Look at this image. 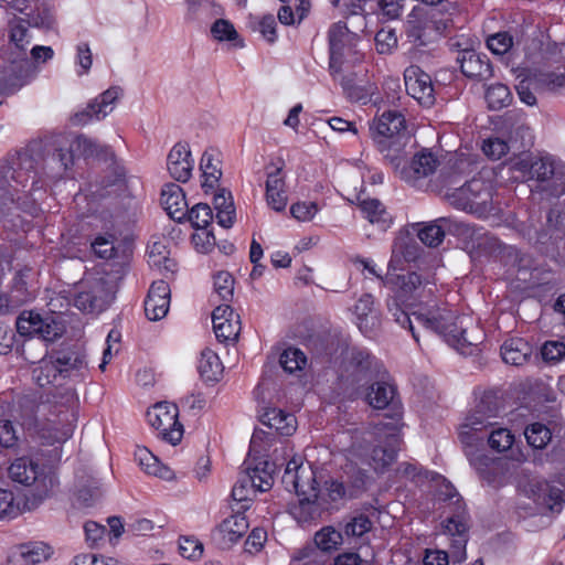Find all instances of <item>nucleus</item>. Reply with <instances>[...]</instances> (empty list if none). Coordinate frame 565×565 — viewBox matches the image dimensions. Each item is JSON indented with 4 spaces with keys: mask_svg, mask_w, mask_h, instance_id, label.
Segmentation results:
<instances>
[{
    "mask_svg": "<svg viewBox=\"0 0 565 565\" xmlns=\"http://www.w3.org/2000/svg\"><path fill=\"white\" fill-rule=\"evenodd\" d=\"M30 270L23 271L21 270L15 279H14V290L12 295H0V315H6L13 310L14 308L21 306L23 302L30 299V294L28 292L26 281L24 278L26 277V273Z\"/></svg>",
    "mask_w": 565,
    "mask_h": 565,
    "instance_id": "obj_42",
    "label": "nucleus"
},
{
    "mask_svg": "<svg viewBox=\"0 0 565 565\" xmlns=\"http://www.w3.org/2000/svg\"><path fill=\"white\" fill-rule=\"evenodd\" d=\"M352 364L355 367L358 382H366L373 374L379 373L381 363L364 349H353L351 353Z\"/></svg>",
    "mask_w": 565,
    "mask_h": 565,
    "instance_id": "obj_40",
    "label": "nucleus"
},
{
    "mask_svg": "<svg viewBox=\"0 0 565 565\" xmlns=\"http://www.w3.org/2000/svg\"><path fill=\"white\" fill-rule=\"evenodd\" d=\"M161 205L168 215L177 221L185 218L188 213V203L182 188L175 183H168L161 191Z\"/></svg>",
    "mask_w": 565,
    "mask_h": 565,
    "instance_id": "obj_31",
    "label": "nucleus"
},
{
    "mask_svg": "<svg viewBox=\"0 0 565 565\" xmlns=\"http://www.w3.org/2000/svg\"><path fill=\"white\" fill-rule=\"evenodd\" d=\"M285 179L286 174L280 167L267 173L265 199L267 205L276 212L285 211L288 203Z\"/></svg>",
    "mask_w": 565,
    "mask_h": 565,
    "instance_id": "obj_26",
    "label": "nucleus"
},
{
    "mask_svg": "<svg viewBox=\"0 0 565 565\" xmlns=\"http://www.w3.org/2000/svg\"><path fill=\"white\" fill-rule=\"evenodd\" d=\"M354 323L367 338L375 334L381 324L379 311L374 308V299L371 295H363L353 308Z\"/></svg>",
    "mask_w": 565,
    "mask_h": 565,
    "instance_id": "obj_25",
    "label": "nucleus"
},
{
    "mask_svg": "<svg viewBox=\"0 0 565 565\" xmlns=\"http://www.w3.org/2000/svg\"><path fill=\"white\" fill-rule=\"evenodd\" d=\"M356 202L364 217L370 223L376 225L381 231H386L391 226L392 216L379 200L358 195Z\"/></svg>",
    "mask_w": 565,
    "mask_h": 565,
    "instance_id": "obj_36",
    "label": "nucleus"
},
{
    "mask_svg": "<svg viewBox=\"0 0 565 565\" xmlns=\"http://www.w3.org/2000/svg\"><path fill=\"white\" fill-rule=\"evenodd\" d=\"M147 420L162 439L172 445L181 440L183 427L178 420L177 405L168 402L157 403L147 412Z\"/></svg>",
    "mask_w": 565,
    "mask_h": 565,
    "instance_id": "obj_15",
    "label": "nucleus"
},
{
    "mask_svg": "<svg viewBox=\"0 0 565 565\" xmlns=\"http://www.w3.org/2000/svg\"><path fill=\"white\" fill-rule=\"evenodd\" d=\"M73 403L74 394L68 392L65 402L60 405L52 406L43 403L39 407V413L44 416L39 428L40 438L44 444H62L72 437L74 426L71 406Z\"/></svg>",
    "mask_w": 565,
    "mask_h": 565,
    "instance_id": "obj_6",
    "label": "nucleus"
},
{
    "mask_svg": "<svg viewBox=\"0 0 565 565\" xmlns=\"http://www.w3.org/2000/svg\"><path fill=\"white\" fill-rule=\"evenodd\" d=\"M286 457L284 456L281 461L278 462V457L274 461L268 459H247L245 461V476L247 481L259 492L269 490L274 484V475L278 466L284 465Z\"/></svg>",
    "mask_w": 565,
    "mask_h": 565,
    "instance_id": "obj_19",
    "label": "nucleus"
},
{
    "mask_svg": "<svg viewBox=\"0 0 565 565\" xmlns=\"http://www.w3.org/2000/svg\"><path fill=\"white\" fill-rule=\"evenodd\" d=\"M478 246L487 254L500 257L505 264L526 268L525 257L513 246H508L500 242L497 237L483 234L479 238Z\"/></svg>",
    "mask_w": 565,
    "mask_h": 565,
    "instance_id": "obj_28",
    "label": "nucleus"
},
{
    "mask_svg": "<svg viewBox=\"0 0 565 565\" xmlns=\"http://www.w3.org/2000/svg\"><path fill=\"white\" fill-rule=\"evenodd\" d=\"M186 215L192 226L196 230L207 228L213 221V212L205 203L195 204L188 211Z\"/></svg>",
    "mask_w": 565,
    "mask_h": 565,
    "instance_id": "obj_56",
    "label": "nucleus"
},
{
    "mask_svg": "<svg viewBox=\"0 0 565 565\" xmlns=\"http://www.w3.org/2000/svg\"><path fill=\"white\" fill-rule=\"evenodd\" d=\"M534 495L539 503L545 505L553 513H558L565 502L563 491L548 482L539 483Z\"/></svg>",
    "mask_w": 565,
    "mask_h": 565,
    "instance_id": "obj_45",
    "label": "nucleus"
},
{
    "mask_svg": "<svg viewBox=\"0 0 565 565\" xmlns=\"http://www.w3.org/2000/svg\"><path fill=\"white\" fill-rule=\"evenodd\" d=\"M202 188L205 193L214 191L222 177L221 160L215 151H204L200 162Z\"/></svg>",
    "mask_w": 565,
    "mask_h": 565,
    "instance_id": "obj_37",
    "label": "nucleus"
},
{
    "mask_svg": "<svg viewBox=\"0 0 565 565\" xmlns=\"http://www.w3.org/2000/svg\"><path fill=\"white\" fill-rule=\"evenodd\" d=\"M17 330L23 337H38L44 341L53 342L65 331L58 318L42 316L33 310L23 311L17 319Z\"/></svg>",
    "mask_w": 565,
    "mask_h": 565,
    "instance_id": "obj_14",
    "label": "nucleus"
},
{
    "mask_svg": "<svg viewBox=\"0 0 565 565\" xmlns=\"http://www.w3.org/2000/svg\"><path fill=\"white\" fill-rule=\"evenodd\" d=\"M122 96V89L119 86H111L96 98H94L84 110L74 116L78 125H88L93 121H99L106 118L116 107V103Z\"/></svg>",
    "mask_w": 565,
    "mask_h": 565,
    "instance_id": "obj_16",
    "label": "nucleus"
},
{
    "mask_svg": "<svg viewBox=\"0 0 565 565\" xmlns=\"http://www.w3.org/2000/svg\"><path fill=\"white\" fill-rule=\"evenodd\" d=\"M487 47L494 55H504L513 46V38L508 31H500L487 38Z\"/></svg>",
    "mask_w": 565,
    "mask_h": 565,
    "instance_id": "obj_57",
    "label": "nucleus"
},
{
    "mask_svg": "<svg viewBox=\"0 0 565 565\" xmlns=\"http://www.w3.org/2000/svg\"><path fill=\"white\" fill-rule=\"evenodd\" d=\"M461 72L468 77L487 79L492 75L491 64L486 55L466 51L460 58Z\"/></svg>",
    "mask_w": 565,
    "mask_h": 565,
    "instance_id": "obj_34",
    "label": "nucleus"
},
{
    "mask_svg": "<svg viewBox=\"0 0 565 565\" xmlns=\"http://www.w3.org/2000/svg\"><path fill=\"white\" fill-rule=\"evenodd\" d=\"M11 479L24 486L34 484L39 495H46L56 483V478L51 471H45L32 458L21 457L15 459L10 468Z\"/></svg>",
    "mask_w": 565,
    "mask_h": 565,
    "instance_id": "obj_13",
    "label": "nucleus"
},
{
    "mask_svg": "<svg viewBox=\"0 0 565 565\" xmlns=\"http://www.w3.org/2000/svg\"><path fill=\"white\" fill-rule=\"evenodd\" d=\"M406 92L420 105L429 107L435 102V89L430 76L418 66L412 65L404 72Z\"/></svg>",
    "mask_w": 565,
    "mask_h": 565,
    "instance_id": "obj_17",
    "label": "nucleus"
},
{
    "mask_svg": "<svg viewBox=\"0 0 565 565\" xmlns=\"http://www.w3.org/2000/svg\"><path fill=\"white\" fill-rule=\"evenodd\" d=\"M234 279L227 271H220L214 276V292L223 301H230L233 297Z\"/></svg>",
    "mask_w": 565,
    "mask_h": 565,
    "instance_id": "obj_58",
    "label": "nucleus"
},
{
    "mask_svg": "<svg viewBox=\"0 0 565 565\" xmlns=\"http://www.w3.org/2000/svg\"><path fill=\"white\" fill-rule=\"evenodd\" d=\"M171 290L164 280L154 281L145 300V312L149 320L158 321L164 318L170 308Z\"/></svg>",
    "mask_w": 565,
    "mask_h": 565,
    "instance_id": "obj_24",
    "label": "nucleus"
},
{
    "mask_svg": "<svg viewBox=\"0 0 565 565\" xmlns=\"http://www.w3.org/2000/svg\"><path fill=\"white\" fill-rule=\"evenodd\" d=\"M262 423L280 435L290 436L297 428L296 417L279 408H268L262 415Z\"/></svg>",
    "mask_w": 565,
    "mask_h": 565,
    "instance_id": "obj_38",
    "label": "nucleus"
},
{
    "mask_svg": "<svg viewBox=\"0 0 565 565\" xmlns=\"http://www.w3.org/2000/svg\"><path fill=\"white\" fill-rule=\"evenodd\" d=\"M532 353V347L521 338H511L501 347V356L507 364L522 365Z\"/></svg>",
    "mask_w": 565,
    "mask_h": 565,
    "instance_id": "obj_41",
    "label": "nucleus"
},
{
    "mask_svg": "<svg viewBox=\"0 0 565 565\" xmlns=\"http://www.w3.org/2000/svg\"><path fill=\"white\" fill-rule=\"evenodd\" d=\"M53 547L44 542H28L14 546L8 556L11 565H36L53 555Z\"/></svg>",
    "mask_w": 565,
    "mask_h": 565,
    "instance_id": "obj_22",
    "label": "nucleus"
},
{
    "mask_svg": "<svg viewBox=\"0 0 565 565\" xmlns=\"http://www.w3.org/2000/svg\"><path fill=\"white\" fill-rule=\"evenodd\" d=\"M552 179L553 194H561L565 191V166L550 154L534 157L533 180L544 182Z\"/></svg>",
    "mask_w": 565,
    "mask_h": 565,
    "instance_id": "obj_18",
    "label": "nucleus"
},
{
    "mask_svg": "<svg viewBox=\"0 0 565 565\" xmlns=\"http://www.w3.org/2000/svg\"><path fill=\"white\" fill-rule=\"evenodd\" d=\"M527 444L536 449L544 448L552 438L551 429L541 423H533L524 431Z\"/></svg>",
    "mask_w": 565,
    "mask_h": 565,
    "instance_id": "obj_51",
    "label": "nucleus"
},
{
    "mask_svg": "<svg viewBox=\"0 0 565 565\" xmlns=\"http://www.w3.org/2000/svg\"><path fill=\"white\" fill-rule=\"evenodd\" d=\"M193 168L194 160L189 145L175 143L167 158V169L171 178L179 182H186L191 178Z\"/></svg>",
    "mask_w": 565,
    "mask_h": 565,
    "instance_id": "obj_23",
    "label": "nucleus"
},
{
    "mask_svg": "<svg viewBox=\"0 0 565 565\" xmlns=\"http://www.w3.org/2000/svg\"><path fill=\"white\" fill-rule=\"evenodd\" d=\"M276 445L271 433L255 429L249 444L248 459H267L268 452Z\"/></svg>",
    "mask_w": 565,
    "mask_h": 565,
    "instance_id": "obj_48",
    "label": "nucleus"
},
{
    "mask_svg": "<svg viewBox=\"0 0 565 565\" xmlns=\"http://www.w3.org/2000/svg\"><path fill=\"white\" fill-rule=\"evenodd\" d=\"M417 255L418 247L414 238L407 232L401 231L393 242L387 269L390 271L402 269L404 263L414 260Z\"/></svg>",
    "mask_w": 565,
    "mask_h": 565,
    "instance_id": "obj_30",
    "label": "nucleus"
},
{
    "mask_svg": "<svg viewBox=\"0 0 565 565\" xmlns=\"http://www.w3.org/2000/svg\"><path fill=\"white\" fill-rule=\"evenodd\" d=\"M452 226L454 222L451 218L439 217L419 228L417 236L425 245L435 247L443 242L446 232H450Z\"/></svg>",
    "mask_w": 565,
    "mask_h": 565,
    "instance_id": "obj_39",
    "label": "nucleus"
},
{
    "mask_svg": "<svg viewBox=\"0 0 565 565\" xmlns=\"http://www.w3.org/2000/svg\"><path fill=\"white\" fill-rule=\"evenodd\" d=\"M488 444L492 450L504 452L514 444V435L508 428L493 427L488 436Z\"/></svg>",
    "mask_w": 565,
    "mask_h": 565,
    "instance_id": "obj_53",
    "label": "nucleus"
},
{
    "mask_svg": "<svg viewBox=\"0 0 565 565\" xmlns=\"http://www.w3.org/2000/svg\"><path fill=\"white\" fill-rule=\"evenodd\" d=\"M358 35L349 31L347 24L337 22L329 30L330 46V68L335 70L338 63L349 53H351L356 44Z\"/></svg>",
    "mask_w": 565,
    "mask_h": 565,
    "instance_id": "obj_20",
    "label": "nucleus"
},
{
    "mask_svg": "<svg viewBox=\"0 0 565 565\" xmlns=\"http://www.w3.org/2000/svg\"><path fill=\"white\" fill-rule=\"evenodd\" d=\"M405 128V118L396 110L384 111L371 125L373 139L379 143L384 157L390 160L394 168H399L401 162H403L398 139Z\"/></svg>",
    "mask_w": 565,
    "mask_h": 565,
    "instance_id": "obj_8",
    "label": "nucleus"
},
{
    "mask_svg": "<svg viewBox=\"0 0 565 565\" xmlns=\"http://www.w3.org/2000/svg\"><path fill=\"white\" fill-rule=\"evenodd\" d=\"M213 203L216 210L217 224L224 228L232 227L235 222L236 213L231 192L225 189L218 190L214 194Z\"/></svg>",
    "mask_w": 565,
    "mask_h": 565,
    "instance_id": "obj_43",
    "label": "nucleus"
},
{
    "mask_svg": "<svg viewBox=\"0 0 565 565\" xmlns=\"http://www.w3.org/2000/svg\"><path fill=\"white\" fill-rule=\"evenodd\" d=\"M396 270H388L384 278V286L392 289L394 296L388 300V311L394 317L395 321L403 328H408L413 338L418 341L415 331L414 322L411 315L402 308V305L407 306L406 302L413 294H416L422 286L419 275L416 273H408L406 275H397Z\"/></svg>",
    "mask_w": 565,
    "mask_h": 565,
    "instance_id": "obj_7",
    "label": "nucleus"
},
{
    "mask_svg": "<svg viewBox=\"0 0 565 565\" xmlns=\"http://www.w3.org/2000/svg\"><path fill=\"white\" fill-rule=\"evenodd\" d=\"M54 355L63 379H84L88 373V362L83 351L60 350Z\"/></svg>",
    "mask_w": 565,
    "mask_h": 565,
    "instance_id": "obj_29",
    "label": "nucleus"
},
{
    "mask_svg": "<svg viewBox=\"0 0 565 565\" xmlns=\"http://www.w3.org/2000/svg\"><path fill=\"white\" fill-rule=\"evenodd\" d=\"M452 25L451 13L446 14L436 8L416 6L406 17L404 33L413 45L425 46L439 39Z\"/></svg>",
    "mask_w": 565,
    "mask_h": 565,
    "instance_id": "obj_4",
    "label": "nucleus"
},
{
    "mask_svg": "<svg viewBox=\"0 0 565 565\" xmlns=\"http://www.w3.org/2000/svg\"><path fill=\"white\" fill-rule=\"evenodd\" d=\"M115 286L104 278L85 279L74 297V306L86 313H98L114 298Z\"/></svg>",
    "mask_w": 565,
    "mask_h": 565,
    "instance_id": "obj_11",
    "label": "nucleus"
},
{
    "mask_svg": "<svg viewBox=\"0 0 565 565\" xmlns=\"http://www.w3.org/2000/svg\"><path fill=\"white\" fill-rule=\"evenodd\" d=\"M198 370L205 381H216L222 374L223 366L218 355L214 351L205 349L199 359Z\"/></svg>",
    "mask_w": 565,
    "mask_h": 565,
    "instance_id": "obj_47",
    "label": "nucleus"
},
{
    "mask_svg": "<svg viewBox=\"0 0 565 565\" xmlns=\"http://www.w3.org/2000/svg\"><path fill=\"white\" fill-rule=\"evenodd\" d=\"M342 543V533L333 526H324L315 534V544L322 552L335 551Z\"/></svg>",
    "mask_w": 565,
    "mask_h": 565,
    "instance_id": "obj_49",
    "label": "nucleus"
},
{
    "mask_svg": "<svg viewBox=\"0 0 565 565\" xmlns=\"http://www.w3.org/2000/svg\"><path fill=\"white\" fill-rule=\"evenodd\" d=\"M213 330L222 342L236 341L241 331L239 316L227 305H218L212 313Z\"/></svg>",
    "mask_w": 565,
    "mask_h": 565,
    "instance_id": "obj_21",
    "label": "nucleus"
},
{
    "mask_svg": "<svg viewBox=\"0 0 565 565\" xmlns=\"http://www.w3.org/2000/svg\"><path fill=\"white\" fill-rule=\"evenodd\" d=\"M451 205L479 217L489 218L495 216L497 209L493 204V184L490 178L478 177L471 179L462 186L448 193Z\"/></svg>",
    "mask_w": 565,
    "mask_h": 565,
    "instance_id": "obj_5",
    "label": "nucleus"
},
{
    "mask_svg": "<svg viewBox=\"0 0 565 565\" xmlns=\"http://www.w3.org/2000/svg\"><path fill=\"white\" fill-rule=\"evenodd\" d=\"M279 363L286 372L295 373L305 367L307 358L300 349L290 347L281 352Z\"/></svg>",
    "mask_w": 565,
    "mask_h": 565,
    "instance_id": "obj_52",
    "label": "nucleus"
},
{
    "mask_svg": "<svg viewBox=\"0 0 565 565\" xmlns=\"http://www.w3.org/2000/svg\"><path fill=\"white\" fill-rule=\"evenodd\" d=\"M211 35L217 42H230L236 47H244V41L234 24L225 19H216L211 25Z\"/></svg>",
    "mask_w": 565,
    "mask_h": 565,
    "instance_id": "obj_46",
    "label": "nucleus"
},
{
    "mask_svg": "<svg viewBox=\"0 0 565 565\" xmlns=\"http://www.w3.org/2000/svg\"><path fill=\"white\" fill-rule=\"evenodd\" d=\"M492 416L486 414L484 403H480L467 415L463 423L459 426V439L466 447V455L478 471H482V467L487 463L488 457L479 454L477 447L482 444L484 437L481 434L484 429H492L494 425L490 418Z\"/></svg>",
    "mask_w": 565,
    "mask_h": 565,
    "instance_id": "obj_9",
    "label": "nucleus"
},
{
    "mask_svg": "<svg viewBox=\"0 0 565 565\" xmlns=\"http://www.w3.org/2000/svg\"><path fill=\"white\" fill-rule=\"evenodd\" d=\"M437 481H440V490L439 497L444 500H448V508L451 509L452 515L446 519V523L444 524L445 533L449 534L454 537L452 547L454 553L452 557L456 562H461L466 558V532H467V521H466V512L461 498L456 492V489L441 476H437Z\"/></svg>",
    "mask_w": 565,
    "mask_h": 565,
    "instance_id": "obj_10",
    "label": "nucleus"
},
{
    "mask_svg": "<svg viewBox=\"0 0 565 565\" xmlns=\"http://www.w3.org/2000/svg\"><path fill=\"white\" fill-rule=\"evenodd\" d=\"M401 425L398 420L380 423L374 431H341L337 435V445L343 456L352 463H367L375 470H383L396 457Z\"/></svg>",
    "mask_w": 565,
    "mask_h": 565,
    "instance_id": "obj_1",
    "label": "nucleus"
},
{
    "mask_svg": "<svg viewBox=\"0 0 565 565\" xmlns=\"http://www.w3.org/2000/svg\"><path fill=\"white\" fill-rule=\"evenodd\" d=\"M135 459L141 470L149 476H153L166 481L172 480L174 478V472L172 469L162 463L159 458L146 447L136 448Z\"/></svg>",
    "mask_w": 565,
    "mask_h": 565,
    "instance_id": "obj_33",
    "label": "nucleus"
},
{
    "mask_svg": "<svg viewBox=\"0 0 565 565\" xmlns=\"http://www.w3.org/2000/svg\"><path fill=\"white\" fill-rule=\"evenodd\" d=\"M179 553L183 558L196 561L203 554V545L194 537H181L179 540Z\"/></svg>",
    "mask_w": 565,
    "mask_h": 565,
    "instance_id": "obj_64",
    "label": "nucleus"
},
{
    "mask_svg": "<svg viewBox=\"0 0 565 565\" xmlns=\"http://www.w3.org/2000/svg\"><path fill=\"white\" fill-rule=\"evenodd\" d=\"M375 46L380 54H391L397 47V35L393 29H381L375 35Z\"/></svg>",
    "mask_w": 565,
    "mask_h": 565,
    "instance_id": "obj_61",
    "label": "nucleus"
},
{
    "mask_svg": "<svg viewBox=\"0 0 565 565\" xmlns=\"http://www.w3.org/2000/svg\"><path fill=\"white\" fill-rule=\"evenodd\" d=\"M411 315L417 323L439 334L450 347L462 354L471 353V347H476L479 341V338L468 333L466 321H470V319L459 317L447 308L420 306Z\"/></svg>",
    "mask_w": 565,
    "mask_h": 565,
    "instance_id": "obj_3",
    "label": "nucleus"
},
{
    "mask_svg": "<svg viewBox=\"0 0 565 565\" xmlns=\"http://www.w3.org/2000/svg\"><path fill=\"white\" fill-rule=\"evenodd\" d=\"M73 151L90 157L97 152V143L85 136L75 137L68 150L60 149L45 160L44 173L49 180L53 181L66 175L74 163Z\"/></svg>",
    "mask_w": 565,
    "mask_h": 565,
    "instance_id": "obj_12",
    "label": "nucleus"
},
{
    "mask_svg": "<svg viewBox=\"0 0 565 565\" xmlns=\"http://www.w3.org/2000/svg\"><path fill=\"white\" fill-rule=\"evenodd\" d=\"M438 166L437 158L428 151H422L414 156L408 166H399L398 170L403 180L415 184L418 180L433 174Z\"/></svg>",
    "mask_w": 565,
    "mask_h": 565,
    "instance_id": "obj_27",
    "label": "nucleus"
},
{
    "mask_svg": "<svg viewBox=\"0 0 565 565\" xmlns=\"http://www.w3.org/2000/svg\"><path fill=\"white\" fill-rule=\"evenodd\" d=\"M168 254L167 246L162 242H154L148 247V262L153 267L170 269L171 260Z\"/></svg>",
    "mask_w": 565,
    "mask_h": 565,
    "instance_id": "obj_59",
    "label": "nucleus"
},
{
    "mask_svg": "<svg viewBox=\"0 0 565 565\" xmlns=\"http://www.w3.org/2000/svg\"><path fill=\"white\" fill-rule=\"evenodd\" d=\"M282 483L288 491L297 494L302 510L310 518L320 515L345 493L342 482L326 479L310 463H305L301 456H294L287 461Z\"/></svg>",
    "mask_w": 565,
    "mask_h": 565,
    "instance_id": "obj_2",
    "label": "nucleus"
},
{
    "mask_svg": "<svg viewBox=\"0 0 565 565\" xmlns=\"http://www.w3.org/2000/svg\"><path fill=\"white\" fill-rule=\"evenodd\" d=\"M184 19L188 22L204 23L223 13L215 0H184Z\"/></svg>",
    "mask_w": 565,
    "mask_h": 565,
    "instance_id": "obj_32",
    "label": "nucleus"
},
{
    "mask_svg": "<svg viewBox=\"0 0 565 565\" xmlns=\"http://www.w3.org/2000/svg\"><path fill=\"white\" fill-rule=\"evenodd\" d=\"M511 99L510 89L503 84H494L487 89L486 100L491 109H501L508 106Z\"/></svg>",
    "mask_w": 565,
    "mask_h": 565,
    "instance_id": "obj_54",
    "label": "nucleus"
},
{
    "mask_svg": "<svg viewBox=\"0 0 565 565\" xmlns=\"http://www.w3.org/2000/svg\"><path fill=\"white\" fill-rule=\"evenodd\" d=\"M319 211L318 204L311 201L296 202L290 206V214L299 222H310Z\"/></svg>",
    "mask_w": 565,
    "mask_h": 565,
    "instance_id": "obj_62",
    "label": "nucleus"
},
{
    "mask_svg": "<svg viewBox=\"0 0 565 565\" xmlns=\"http://www.w3.org/2000/svg\"><path fill=\"white\" fill-rule=\"evenodd\" d=\"M248 521L243 514H233L222 521L217 526L218 534L224 545H232L238 542L248 530Z\"/></svg>",
    "mask_w": 565,
    "mask_h": 565,
    "instance_id": "obj_35",
    "label": "nucleus"
},
{
    "mask_svg": "<svg viewBox=\"0 0 565 565\" xmlns=\"http://www.w3.org/2000/svg\"><path fill=\"white\" fill-rule=\"evenodd\" d=\"M75 73L82 77L90 72L93 66V54L89 44L81 42L75 46Z\"/></svg>",
    "mask_w": 565,
    "mask_h": 565,
    "instance_id": "obj_55",
    "label": "nucleus"
},
{
    "mask_svg": "<svg viewBox=\"0 0 565 565\" xmlns=\"http://www.w3.org/2000/svg\"><path fill=\"white\" fill-rule=\"evenodd\" d=\"M33 377L41 387L55 384L58 379H63L54 353L41 360L39 366L33 370Z\"/></svg>",
    "mask_w": 565,
    "mask_h": 565,
    "instance_id": "obj_44",
    "label": "nucleus"
},
{
    "mask_svg": "<svg viewBox=\"0 0 565 565\" xmlns=\"http://www.w3.org/2000/svg\"><path fill=\"white\" fill-rule=\"evenodd\" d=\"M394 397V387L385 382H377L372 385L366 395L367 403L377 409L385 408Z\"/></svg>",
    "mask_w": 565,
    "mask_h": 565,
    "instance_id": "obj_50",
    "label": "nucleus"
},
{
    "mask_svg": "<svg viewBox=\"0 0 565 565\" xmlns=\"http://www.w3.org/2000/svg\"><path fill=\"white\" fill-rule=\"evenodd\" d=\"M10 41L25 56V47L30 43L28 28L23 21H14L10 24Z\"/></svg>",
    "mask_w": 565,
    "mask_h": 565,
    "instance_id": "obj_60",
    "label": "nucleus"
},
{
    "mask_svg": "<svg viewBox=\"0 0 565 565\" xmlns=\"http://www.w3.org/2000/svg\"><path fill=\"white\" fill-rule=\"evenodd\" d=\"M534 157L533 153H523L512 161L510 169L519 173L516 178L533 180Z\"/></svg>",
    "mask_w": 565,
    "mask_h": 565,
    "instance_id": "obj_63",
    "label": "nucleus"
}]
</instances>
